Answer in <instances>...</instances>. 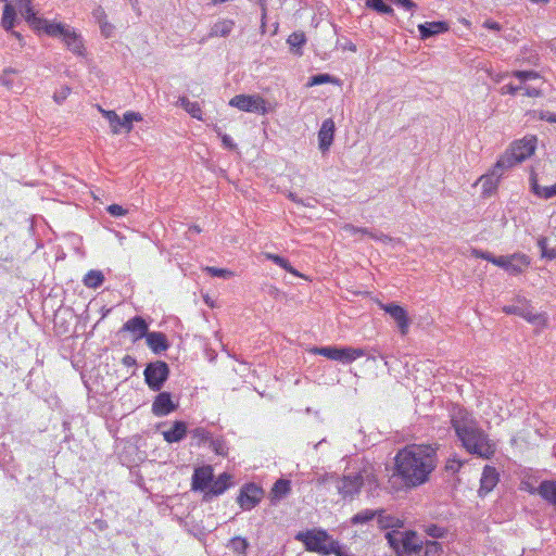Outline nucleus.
Returning <instances> with one entry per match:
<instances>
[{
	"label": "nucleus",
	"instance_id": "obj_3",
	"mask_svg": "<svg viewBox=\"0 0 556 556\" xmlns=\"http://www.w3.org/2000/svg\"><path fill=\"white\" fill-rule=\"evenodd\" d=\"M295 539L304 543L307 551L316 552L324 555L332 554L336 552V544L338 541L331 539V536L320 529L308 530L306 532H300Z\"/></svg>",
	"mask_w": 556,
	"mask_h": 556
},
{
	"label": "nucleus",
	"instance_id": "obj_17",
	"mask_svg": "<svg viewBox=\"0 0 556 556\" xmlns=\"http://www.w3.org/2000/svg\"><path fill=\"white\" fill-rule=\"evenodd\" d=\"M334 129L336 127L332 118H327L323 122L321 127L318 131L319 149L323 152L328 151L330 146L332 144Z\"/></svg>",
	"mask_w": 556,
	"mask_h": 556
},
{
	"label": "nucleus",
	"instance_id": "obj_18",
	"mask_svg": "<svg viewBox=\"0 0 556 556\" xmlns=\"http://www.w3.org/2000/svg\"><path fill=\"white\" fill-rule=\"evenodd\" d=\"M188 433V427L185 421H174L170 429L163 431V438L167 443H178L185 439Z\"/></svg>",
	"mask_w": 556,
	"mask_h": 556
},
{
	"label": "nucleus",
	"instance_id": "obj_42",
	"mask_svg": "<svg viewBox=\"0 0 556 556\" xmlns=\"http://www.w3.org/2000/svg\"><path fill=\"white\" fill-rule=\"evenodd\" d=\"M99 110L102 113V115L110 123L112 132L115 135L119 134V118L121 117L116 114V112L103 110L102 108H99Z\"/></svg>",
	"mask_w": 556,
	"mask_h": 556
},
{
	"label": "nucleus",
	"instance_id": "obj_40",
	"mask_svg": "<svg viewBox=\"0 0 556 556\" xmlns=\"http://www.w3.org/2000/svg\"><path fill=\"white\" fill-rule=\"evenodd\" d=\"M404 534L405 532H401L399 529H394L386 533V539L394 551L400 552L402 548Z\"/></svg>",
	"mask_w": 556,
	"mask_h": 556
},
{
	"label": "nucleus",
	"instance_id": "obj_4",
	"mask_svg": "<svg viewBox=\"0 0 556 556\" xmlns=\"http://www.w3.org/2000/svg\"><path fill=\"white\" fill-rule=\"evenodd\" d=\"M18 10L30 26L37 29H43L46 34L56 37L64 36V33L70 28L63 24L48 23L46 20L37 17L33 8L31 0H18Z\"/></svg>",
	"mask_w": 556,
	"mask_h": 556
},
{
	"label": "nucleus",
	"instance_id": "obj_24",
	"mask_svg": "<svg viewBox=\"0 0 556 556\" xmlns=\"http://www.w3.org/2000/svg\"><path fill=\"white\" fill-rule=\"evenodd\" d=\"M376 518H377V523H378L379 528L382 530H387V529L394 530V529H401L404 527L403 520H401L400 518H397L395 516L387 515L384 509L377 510Z\"/></svg>",
	"mask_w": 556,
	"mask_h": 556
},
{
	"label": "nucleus",
	"instance_id": "obj_12",
	"mask_svg": "<svg viewBox=\"0 0 556 556\" xmlns=\"http://www.w3.org/2000/svg\"><path fill=\"white\" fill-rule=\"evenodd\" d=\"M380 307L396 321L401 333L405 336L408 332L409 327V319L406 311L395 303L380 304Z\"/></svg>",
	"mask_w": 556,
	"mask_h": 556
},
{
	"label": "nucleus",
	"instance_id": "obj_23",
	"mask_svg": "<svg viewBox=\"0 0 556 556\" xmlns=\"http://www.w3.org/2000/svg\"><path fill=\"white\" fill-rule=\"evenodd\" d=\"M92 16L96 20V22L99 24L101 34L105 38L112 37L114 33V26L108 21L106 13L104 9L101 5H98L92 11Z\"/></svg>",
	"mask_w": 556,
	"mask_h": 556
},
{
	"label": "nucleus",
	"instance_id": "obj_38",
	"mask_svg": "<svg viewBox=\"0 0 556 556\" xmlns=\"http://www.w3.org/2000/svg\"><path fill=\"white\" fill-rule=\"evenodd\" d=\"M287 42L292 50L295 49L294 52L296 54L301 55V48L306 42V36L303 31H294L288 37Z\"/></svg>",
	"mask_w": 556,
	"mask_h": 556
},
{
	"label": "nucleus",
	"instance_id": "obj_39",
	"mask_svg": "<svg viewBox=\"0 0 556 556\" xmlns=\"http://www.w3.org/2000/svg\"><path fill=\"white\" fill-rule=\"evenodd\" d=\"M264 256L267 260L274 262L276 265H278L281 268L286 269L288 273H290V274H292V275H294L296 277L301 276L300 273L295 268H293L291 266V264L289 263L288 260L277 255V254L269 253V252L264 253Z\"/></svg>",
	"mask_w": 556,
	"mask_h": 556
},
{
	"label": "nucleus",
	"instance_id": "obj_62",
	"mask_svg": "<svg viewBox=\"0 0 556 556\" xmlns=\"http://www.w3.org/2000/svg\"><path fill=\"white\" fill-rule=\"evenodd\" d=\"M397 5H401L402 8L406 10H414L417 8V4L413 2L412 0H391Z\"/></svg>",
	"mask_w": 556,
	"mask_h": 556
},
{
	"label": "nucleus",
	"instance_id": "obj_5",
	"mask_svg": "<svg viewBox=\"0 0 556 556\" xmlns=\"http://www.w3.org/2000/svg\"><path fill=\"white\" fill-rule=\"evenodd\" d=\"M144 381L153 391H160L169 376V367L163 361L149 363L143 371Z\"/></svg>",
	"mask_w": 556,
	"mask_h": 556
},
{
	"label": "nucleus",
	"instance_id": "obj_28",
	"mask_svg": "<svg viewBox=\"0 0 556 556\" xmlns=\"http://www.w3.org/2000/svg\"><path fill=\"white\" fill-rule=\"evenodd\" d=\"M532 192L542 199H551L556 197V182L549 187H541L538 184L536 175L532 174L530 177Z\"/></svg>",
	"mask_w": 556,
	"mask_h": 556
},
{
	"label": "nucleus",
	"instance_id": "obj_37",
	"mask_svg": "<svg viewBox=\"0 0 556 556\" xmlns=\"http://www.w3.org/2000/svg\"><path fill=\"white\" fill-rule=\"evenodd\" d=\"M142 121V115L138 112L128 111L119 118V130L123 128L126 132L132 130V123Z\"/></svg>",
	"mask_w": 556,
	"mask_h": 556
},
{
	"label": "nucleus",
	"instance_id": "obj_58",
	"mask_svg": "<svg viewBox=\"0 0 556 556\" xmlns=\"http://www.w3.org/2000/svg\"><path fill=\"white\" fill-rule=\"evenodd\" d=\"M472 255L478 258L486 260L491 263H493V261L496 260V257H497V256H494L493 254H491L490 252L481 251V250H477V249L472 250Z\"/></svg>",
	"mask_w": 556,
	"mask_h": 556
},
{
	"label": "nucleus",
	"instance_id": "obj_47",
	"mask_svg": "<svg viewBox=\"0 0 556 556\" xmlns=\"http://www.w3.org/2000/svg\"><path fill=\"white\" fill-rule=\"evenodd\" d=\"M366 5L381 14H392L393 9L383 0H366Z\"/></svg>",
	"mask_w": 556,
	"mask_h": 556
},
{
	"label": "nucleus",
	"instance_id": "obj_2",
	"mask_svg": "<svg viewBox=\"0 0 556 556\" xmlns=\"http://www.w3.org/2000/svg\"><path fill=\"white\" fill-rule=\"evenodd\" d=\"M453 427L463 446L470 453L489 459L495 452L494 445L488 435L471 420L453 419Z\"/></svg>",
	"mask_w": 556,
	"mask_h": 556
},
{
	"label": "nucleus",
	"instance_id": "obj_30",
	"mask_svg": "<svg viewBox=\"0 0 556 556\" xmlns=\"http://www.w3.org/2000/svg\"><path fill=\"white\" fill-rule=\"evenodd\" d=\"M230 476L226 472L222 473L216 480L212 479L207 494L219 495L224 493L229 486Z\"/></svg>",
	"mask_w": 556,
	"mask_h": 556
},
{
	"label": "nucleus",
	"instance_id": "obj_48",
	"mask_svg": "<svg viewBox=\"0 0 556 556\" xmlns=\"http://www.w3.org/2000/svg\"><path fill=\"white\" fill-rule=\"evenodd\" d=\"M358 233L367 235L371 239L381 241L383 243H389V242L393 241L392 237H390V236H388L386 233H382V232L370 230L368 228H359V232Z\"/></svg>",
	"mask_w": 556,
	"mask_h": 556
},
{
	"label": "nucleus",
	"instance_id": "obj_41",
	"mask_svg": "<svg viewBox=\"0 0 556 556\" xmlns=\"http://www.w3.org/2000/svg\"><path fill=\"white\" fill-rule=\"evenodd\" d=\"M376 516H377V510L364 509V510L358 511L351 518V523L352 525H364V523L371 521L374 518H376Z\"/></svg>",
	"mask_w": 556,
	"mask_h": 556
},
{
	"label": "nucleus",
	"instance_id": "obj_59",
	"mask_svg": "<svg viewBox=\"0 0 556 556\" xmlns=\"http://www.w3.org/2000/svg\"><path fill=\"white\" fill-rule=\"evenodd\" d=\"M15 71L12 68L4 70L2 76L0 77V83L7 88L11 89L13 87L12 79L9 78V74L14 73Z\"/></svg>",
	"mask_w": 556,
	"mask_h": 556
},
{
	"label": "nucleus",
	"instance_id": "obj_16",
	"mask_svg": "<svg viewBox=\"0 0 556 556\" xmlns=\"http://www.w3.org/2000/svg\"><path fill=\"white\" fill-rule=\"evenodd\" d=\"M498 483V473L492 466L486 465L483 468L482 476L480 479L479 495L484 496L491 492Z\"/></svg>",
	"mask_w": 556,
	"mask_h": 556
},
{
	"label": "nucleus",
	"instance_id": "obj_44",
	"mask_svg": "<svg viewBox=\"0 0 556 556\" xmlns=\"http://www.w3.org/2000/svg\"><path fill=\"white\" fill-rule=\"evenodd\" d=\"M211 448L215 452V454L220 456H227L228 454V446L226 444V441L223 438H212L208 441Z\"/></svg>",
	"mask_w": 556,
	"mask_h": 556
},
{
	"label": "nucleus",
	"instance_id": "obj_32",
	"mask_svg": "<svg viewBox=\"0 0 556 556\" xmlns=\"http://www.w3.org/2000/svg\"><path fill=\"white\" fill-rule=\"evenodd\" d=\"M233 26L235 22L232 20L218 21L212 26L210 36L226 37L231 33Z\"/></svg>",
	"mask_w": 556,
	"mask_h": 556
},
{
	"label": "nucleus",
	"instance_id": "obj_35",
	"mask_svg": "<svg viewBox=\"0 0 556 556\" xmlns=\"http://www.w3.org/2000/svg\"><path fill=\"white\" fill-rule=\"evenodd\" d=\"M104 281V275L101 270L91 269L89 270L84 279L83 282L87 288L90 289H97L99 288Z\"/></svg>",
	"mask_w": 556,
	"mask_h": 556
},
{
	"label": "nucleus",
	"instance_id": "obj_45",
	"mask_svg": "<svg viewBox=\"0 0 556 556\" xmlns=\"http://www.w3.org/2000/svg\"><path fill=\"white\" fill-rule=\"evenodd\" d=\"M528 304V301L526 299H518L517 304L513 305H505L503 307V312L506 314L522 316L525 306Z\"/></svg>",
	"mask_w": 556,
	"mask_h": 556
},
{
	"label": "nucleus",
	"instance_id": "obj_53",
	"mask_svg": "<svg viewBox=\"0 0 556 556\" xmlns=\"http://www.w3.org/2000/svg\"><path fill=\"white\" fill-rule=\"evenodd\" d=\"M511 76L518 78L521 83L530 79H538L540 78L539 73L534 71H514L511 73Z\"/></svg>",
	"mask_w": 556,
	"mask_h": 556
},
{
	"label": "nucleus",
	"instance_id": "obj_8",
	"mask_svg": "<svg viewBox=\"0 0 556 556\" xmlns=\"http://www.w3.org/2000/svg\"><path fill=\"white\" fill-rule=\"evenodd\" d=\"M263 489L254 483L244 484L237 498L240 507L244 510L254 508L263 498Z\"/></svg>",
	"mask_w": 556,
	"mask_h": 556
},
{
	"label": "nucleus",
	"instance_id": "obj_56",
	"mask_svg": "<svg viewBox=\"0 0 556 556\" xmlns=\"http://www.w3.org/2000/svg\"><path fill=\"white\" fill-rule=\"evenodd\" d=\"M108 213L113 217H121L126 215L127 210H125L123 206L118 204H111L106 208Z\"/></svg>",
	"mask_w": 556,
	"mask_h": 556
},
{
	"label": "nucleus",
	"instance_id": "obj_19",
	"mask_svg": "<svg viewBox=\"0 0 556 556\" xmlns=\"http://www.w3.org/2000/svg\"><path fill=\"white\" fill-rule=\"evenodd\" d=\"M147 344L155 354H161L169 348L167 337L163 332L153 331L146 336Z\"/></svg>",
	"mask_w": 556,
	"mask_h": 556
},
{
	"label": "nucleus",
	"instance_id": "obj_13",
	"mask_svg": "<svg viewBox=\"0 0 556 556\" xmlns=\"http://www.w3.org/2000/svg\"><path fill=\"white\" fill-rule=\"evenodd\" d=\"M178 407V404H175L172 401V395L169 392H160L152 404V413L157 417L167 416L172 412H175Z\"/></svg>",
	"mask_w": 556,
	"mask_h": 556
},
{
	"label": "nucleus",
	"instance_id": "obj_63",
	"mask_svg": "<svg viewBox=\"0 0 556 556\" xmlns=\"http://www.w3.org/2000/svg\"><path fill=\"white\" fill-rule=\"evenodd\" d=\"M539 118L549 123H556V114L548 111H541L539 113Z\"/></svg>",
	"mask_w": 556,
	"mask_h": 556
},
{
	"label": "nucleus",
	"instance_id": "obj_7",
	"mask_svg": "<svg viewBox=\"0 0 556 556\" xmlns=\"http://www.w3.org/2000/svg\"><path fill=\"white\" fill-rule=\"evenodd\" d=\"M493 264L505 269L510 275H519L530 264V260L526 254L515 253L509 256H497Z\"/></svg>",
	"mask_w": 556,
	"mask_h": 556
},
{
	"label": "nucleus",
	"instance_id": "obj_25",
	"mask_svg": "<svg viewBox=\"0 0 556 556\" xmlns=\"http://www.w3.org/2000/svg\"><path fill=\"white\" fill-rule=\"evenodd\" d=\"M291 492V482L287 479H278L270 491V501L278 502Z\"/></svg>",
	"mask_w": 556,
	"mask_h": 556
},
{
	"label": "nucleus",
	"instance_id": "obj_60",
	"mask_svg": "<svg viewBox=\"0 0 556 556\" xmlns=\"http://www.w3.org/2000/svg\"><path fill=\"white\" fill-rule=\"evenodd\" d=\"M329 80H330V76L328 74H319V75H315L311 78L309 85H312V86L321 85V84L328 83Z\"/></svg>",
	"mask_w": 556,
	"mask_h": 556
},
{
	"label": "nucleus",
	"instance_id": "obj_34",
	"mask_svg": "<svg viewBox=\"0 0 556 556\" xmlns=\"http://www.w3.org/2000/svg\"><path fill=\"white\" fill-rule=\"evenodd\" d=\"M538 491L544 500L556 505V481H543Z\"/></svg>",
	"mask_w": 556,
	"mask_h": 556
},
{
	"label": "nucleus",
	"instance_id": "obj_43",
	"mask_svg": "<svg viewBox=\"0 0 556 556\" xmlns=\"http://www.w3.org/2000/svg\"><path fill=\"white\" fill-rule=\"evenodd\" d=\"M191 439L195 441L197 445L201 443L208 442L211 440L212 434L202 427L194 428L190 431Z\"/></svg>",
	"mask_w": 556,
	"mask_h": 556
},
{
	"label": "nucleus",
	"instance_id": "obj_51",
	"mask_svg": "<svg viewBox=\"0 0 556 556\" xmlns=\"http://www.w3.org/2000/svg\"><path fill=\"white\" fill-rule=\"evenodd\" d=\"M229 546L237 554H244L247 548H248V546H249V543H248V541L245 539L238 536V538H233L230 541Z\"/></svg>",
	"mask_w": 556,
	"mask_h": 556
},
{
	"label": "nucleus",
	"instance_id": "obj_49",
	"mask_svg": "<svg viewBox=\"0 0 556 556\" xmlns=\"http://www.w3.org/2000/svg\"><path fill=\"white\" fill-rule=\"evenodd\" d=\"M538 245L541 250V256L547 260L556 258V251L554 249L547 248V239L545 237H541L538 240Z\"/></svg>",
	"mask_w": 556,
	"mask_h": 556
},
{
	"label": "nucleus",
	"instance_id": "obj_46",
	"mask_svg": "<svg viewBox=\"0 0 556 556\" xmlns=\"http://www.w3.org/2000/svg\"><path fill=\"white\" fill-rule=\"evenodd\" d=\"M311 353L316 355H323L329 359L337 361L338 346H316L311 350Z\"/></svg>",
	"mask_w": 556,
	"mask_h": 556
},
{
	"label": "nucleus",
	"instance_id": "obj_22",
	"mask_svg": "<svg viewBox=\"0 0 556 556\" xmlns=\"http://www.w3.org/2000/svg\"><path fill=\"white\" fill-rule=\"evenodd\" d=\"M421 39H427L434 35H439L448 30L445 22H427L418 25Z\"/></svg>",
	"mask_w": 556,
	"mask_h": 556
},
{
	"label": "nucleus",
	"instance_id": "obj_15",
	"mask_svg": "<svg viewBox=\"0 0 556 556\" xmlns=\"http://www.w3.org/2000/svg\"><path fill=\"white\" fill-rule=\"evenodd\" d=\"M213 477V468L211 466L197 468L192 475V490H201L207 492Z\"/></svg>",
	"mask_w": 556,
	"mask_h": 556
},
{
	"label": "nucleus",
	"instance_id": "obj_1",
	"mask_svg": "<svg viewBox=\"0 0 556 556\" xmlns=\"http://www.w3.org/2000/svg\"><path fill=\"white\" fill-rule=\"evenodd\" d=\"M437 463V448L432 445H407L395 456V472L401 478L403 485L412 489L429 480Z\"/></svg>",
	"mask_w": 556,
	"mask_h": 556
},
{
	"label": "nucleus",
	"instance_id": "obj_21",
	"mask_svg": "<svg viewBox=\"0 0 556 556\" xmlns=\"http://www.w3.org/2000/svg\"><path fill=\"white\" fill-rule=\"evenodd\" d=\"M402 549L409 556H418L422 549V541H420L414 531H406Z\"/></svg>",
	"mask_w": 556,
	"mask_h": 556
},
{
	"label": "nucleus",
	"instance_id": "obj_54",
	"mask_svg": "<svg viewBox=\"0 0 556 556\" xmlns=\"http://www.w3.org/2000/svg\"><path fill=\"white\" fill-rule=\"evenodd\" d=\"M71 93V89L67 86L61 87V89L56 90L53 94V99L56 103H62Z\"/></svg>",
	"mask_w": 556,
	"mask_h": 556
},
{
	"label": "nucleus",
	"instance_id": "obj_61",
	"mask_svg": "<svg viewBox=\"0 0 556 556\" xmlns=\"http://www.w3.org/2000/svg\"><path fill=\"white\" fill-rule=\"evenodd\" d=\"M217 134L222 137L223 144L225 148L229 150H233L237 148L236 143H233L232 139L228 135H222L218 129H216Z\"/></svg>",
	"mask_w": 556,
	"mask_h": 556
},
{
	"label": "nucleus",
	"instance_id": "obj_33",
	"mask_svg": "<svg viewBox=\"0 0 556 556\" xmlns=\"http://www.w3.org/2000/svg\"><path fill=\"white\" fill-rule=\"evenodd\" d=\"M16 21V12L15 8L12 3H5L3 8V14L1 18V25L7 30L10 31L15 25Z\"/></svg>",
	"mask_w": 556,
	"mask_h": 556
},
{
	"label": "nucleus",
	"instance_id": "obj_55",
	"mask_svg": "<svg viewBox=\"0 0 556 556\" xmlns=\"http://www.w3.org/2000/svg\"><path fill=\"white\" fill-rule=\"evenodd\" d=\"M426 533L431 538H442L445 534V530L435 525H430L425 529Z\"/></svg>",
	"mask_w": 556,
	"mask_h": 556
},
{
	"label": "nucleus",
	"instance_id": "obj_11",
	"mask_svg": "<svg viewBox=\"0 0 556 556\" xmlns=\"http://www.w3.org/2000/svg\"><path fill=\"white\" fill-rule=\"evenodd\" d=\"M535 146L536 138L534 136H528L514 142L509 150L513 152V155L516 156L515 160L523 162L534 153Z\"/></svg>",
	"mask_w": 556,
	"mask_h": 556
},
{
	"label": "nucleus",
	"instance_id": "obj_14",
	"mask_svg": "<svg viewBox=\"0 0 556 556\" xmlns=\"http://www.w3.org/2000/svg\"><path fill=\"white\" fill-rule=\"evenodd\" d=\"M148 324L141 316H135L127 320L123 327L122 331H128L132 334V342H137L138 340L146 338L148 331Z\"/></svg>",
	"mask_w": 556,
	"mask_h": 556
},
{
	"label": "nucleus",
	"instance_id": "obj_31",
	"mask_svg": "<svg viewBox=\"0 0 556 556\" xmlns=\"http://www.w3.org/2000/svg\"><path fill=\"white\" fill-rule=\"evenodd\" d=\"M521 317L530 324L539 327H545L547 323L546 315L533 312V308L529 303L525 306V311Z\"/></svg>",
	"mask_w": 556,
	"mask_h": 556
},
{
	"label": "nucleus",
	"instance_id": "obj_50",
	"mask_svg": "<svg viewBox=\"0 0 556 556\" xmlns=\"http://www.w3.org/2000/svg\"><path fill=\"white\" fill-rule=\"evenodd\" d=\"M442 545L437 541H427L425 544V556H441Z\"/></svg>",
	"mask_w": 556,
	"mask_h": 556
},
{
	"label": "nucleus",
	"instance_id": "obj_29",
	"mask_svg": "<svg viewBox=\"0 0 556 556\" xmlns=\"http://www.w3.org/2000/svg\"><path fill=\"white\" fill-rule=\"evenodd\" d=\"M521 90L525 91V94L527 97L534 98V97H540L541 96V90L539 88H534V87H530V86H522V85L515 86L513 84L504 85L501 88V93L502 94L509 93V94L515 96L518 91H521Z\"/></svg>",
	"mask_w": 556,
	"mask_h": 556
},
{
	"label": "nucleus",
	"instance_id": "obj_26",
	"mask_svg": "<svg viewBox=\"0 0 556 556\" xmlns=\"http://www.w3.org/2000/svg\"><path fill=\"white\" fill-rule=\"evenodd\" d=\"M66 47L76 54H83V40L78 34H76L72 28H68L64 36L62 37Z\"/></svg>",
	"mask_w": 556,
	"mask_h": 556
},
{
	"label": "nucleus",
	"instance_id": "obj_27",
	"mask_svg": "<svg viewBox=\"0 0 556 556\" xmlns=\"http://www.w3.org/2000/svg\"><path fill=\"white\" fill-rule=\"evenodd\" d=\"M365 355V351L363 349H356L351 346L338 348L337 361L342 364H350L354 362L356 358Z\"/></svg>",
	"mask_w": 556,
	"mask_h": 556
},
{
	"label": "nucleus",
	"instance_id": "obj_52",
	"mask_svg": "<svg viewBox=\"0 0 556 556\" xmlns=\"http://www.w3.org/2000/svg\"><path fill=\"white\" fill-rule=\"evenodd\" d=\"M205 271L208 273L212 277H220L224 279H229V278L233 277V273L226 268H217V267L207 266V267H205Z\"/></svg>",
	"mask_w": 556,
	"mask_h": 556
},
{
	"label": "nucleus",
	"instance_id": "obj_6",
	"mask_svg": "<svg viewBox=\"0 0 556 556\" xmlns=\"http://www.w3.org/2000/svg\"><path fill=\"white\" fill-rule=\"evenodd\" d=\"M229 104L244 112L262 115L268 112L266 101L258 94H238L229 101Z\"/></svg>",
	"mask_w": 556,
	"mask_h": 556
},
{
	"label": "nucleus",
	"instance_id": "obj_9",
	"mask_svg": "<svg viewBox=\"0 0 556 556\" xmlns=\"http://www.w3.org/2000/svg\"><path fill=\"white\" fill-rule=\"evenodd\" d=\"M515 157L516 156L513 155V152L510 150H508L504 155L500 157V160L494 165L491 174L481 178L483 179L484 189H486V185L491 182L493 179H495L496 184L500 180L501 176L503 175L504 170L521 163L520 161L515 160Z\"/></svg>",
	"mask_w": 556,
	"mask_h": 556
},
{
	"label": "nucleus",
	"instance_id": "obj_36",
	"mask_svg": "<svg viewBox=\"0 0 556 556\" xmlns=\"http://www.w3.org/2000/svg\"><path fill=\"white\" fill-rule=\"evenodd\" d=\"M178 103L182 106L193 118L202 121V110L198 102H191L187 97H180Z\"/></svg>",
	"mask_w": 556,
	"mask_h": 556
},
{
	"label": "nucleus",
	"instance_id": "obj_57",
	"mask_svg": "<svg viewBox=\"0 0 556 556\" xmlns=\"http://www.w3.org/2000/svg\"><path fill=\"white\" fill-rule=\"evenodd\" d=\"M460 467H462L460 460H458L456 458H451L446 462L445 470L447 472L455 473L460 469Z\"/></svg>",
	"mask_w": 556,
	"mask_h": 556
},
{
	"label": "nucleus",
	"instance_id": "obj_20",
	"mask_svg": "<svg viewBox=\"0 0 556 556\" xmlns=\"http://www.w3.org/2000/svg\"><path fill=\"white\" fill-rule=\"evenodd\" d=\"M357 477L361 481V486H367L371 492L378 486L377 473L372 465L367 464L357 472Z\"/></svg>",
	"mask_w": 556,
	"mask_h": 556
},
{
	"label": "nucleus",
	"instance_id": "obj_10",
	"mask_svg": "<svg viewBox=\"0 0 556 556\" xmlns=\"http://www.w3.org/2000/svg\"><path fill=\"white\" fill-rule=\"evenodd\" d=\"M336 488L344 500H353L361 491V481L356 472L343 476L337 480Z\"/></svg>",
	"mask_w": 556,
	"mask_h": 556
},
{
	"label": "nucleus",
	"instance_id": "obj_64",
	"mask_svg": "<svg viewBox=\"0 0 556 556\" xmlns=\"http://www.w3.org/2000/svg\"><path fill=\"white\" fill-rule=\"evenodd\" d=\"M336 552H332V554H334L336 556H354L353 554L346 552L345 549H343L339 542L336 544Z\"/></svg>",
	"mask_w": 556,
	"mask_h": 556
}]
</instances>
